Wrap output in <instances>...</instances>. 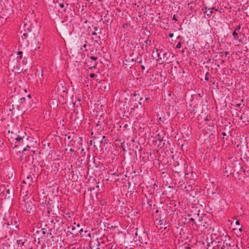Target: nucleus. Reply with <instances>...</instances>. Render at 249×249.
<instances>
[{"mask_svg":"<svg viewBox=\"0 0 249 249\" xmlns=\"http://www.w3.org/2000/svg\"><path fill=\"white\" fill-rule=\"evenodd\" d=\"M17 54H18V55H22V52H21V51H18V52Z\"/></svg>","mask_w":249,"mask_h":249,"instance_id":"nucleus-20","label":"nucleus"},{"mask_svg":"<svg viewBox=\"0 0 249 249\" xmlns=\"http://www.w3.org/2000/svg\"><path fill=\"white\" fill-rule=\"evenodd\" d=\"M99 142L100 144H101L102 143L103 141H102V140H100V141H99Z\"/></svg>","mask_w":249,"mask_h":249,"instance_id":"nucleus-33","label":"nucleus"},{"mask_svg":"<svg viewBox=\"0 0 249 249\" xmlns=\"http://www.w3.org/2000/svg\"><path fill=\"white\" fill-rule=\"evenodd\" d=\"M173 19L176 21H177V18L176 17L175 15H174L173 17Z\"/></svg>","mask_w":249,"mask_h":249,"instance_id":"nucleus-21","label":"nucleus"},{"mask_svg":"<svg viewBox=\"0 0 249 249\" xmlns=\"http://www.w3.org/2000/svg\"><path fill=\"white\" fill-rule=\"evenodd\" d=\"M86 46H87V45H86V44H85V45H84V47H85V48Z\"/></svg>","mask_w":249,"mask_h":249,"instance_id":"nucleus-39","label":"nucleus"},{"mask_svg":"<svg viewBox=\"0 0 249 249\" xmlns=\"http://www.w3.org/2000/svg\"><path fill=\"white\" fill-rule=\"evenodd\" d=\"M96 76V75L94 73H91L89 74V77L92 78H94Z\"/></svg>","mask_w":249,"mask_h":249,"instance_id":"nucleus-15","label":"nucleus"},{"mask_svg":"<svg viewBox=\"0 0 249 249\" xmlns=\"http://www.w3.org/2000/svg\"><path fill=\"white\" fill-rule=\"evenodd\" d=\"M181 43L180 42H179L178 43V44L176 46V48H178V49H179V48H181Z\"/></svg>","mask_w":249,"mask_h":249,"instance_id":"nucleus-14","label":"nucleus"},{"mask_svg":"<svg viewBox=\"0 0 249 249\" xmlns=\"http://www.w3.org/2000/svg\"><path fill=\"white\" fill-rule=\"evenodd\" d=\"M26 180H27V182L26 183H27L28 184H30V183L32 181V178L31 177V176L30 175H28L27 177H26Z\"/></svg>","mask_w":249,"mask_h":249,"instance_id":"nucleus-9","label":"nucleus"},{"mask_svg":"<svg viewBox=\"0 0 249 249\" xmlns=\"http://www.w3.org/2000/svg\"><path fill=\"white\" fill-rule=\"evenodd\" d=\"M222 135H223V136H226V134L225 133V132H223V133H222Z\"/></svg>","mask_w":249,"mask_h":249,"instance_id":"nucleus-32","label":"nucleus"},{"mask_svg":"<svg viewBox=\"0 0 249 249\" xmlns=\"http://www.w3.org/2000/svg\"><path fill=\"white\" fill-rule=\"evenodd\" d=\"M141 68H142V70H145V66H143V65H142V66H141Z\"/></svg>","mask_w":249,"mask_h":249,"instance_id":"nucleus-23","label":"nucleus"},{"mask_svg":"<svg viewBox=\"0 0 249 249\" xmlns=\"http://www.w3.org/2000/svg\"><path fill=\"white\" fill-rule=\"evenodd\" d=\"M97 64V62H95L94 65H93V66L92 67H90V69H92V68H95L96 67Z\"/></svg>","mask_w":249,"mask_h":249,"instance_id":"nucleus-18","label":"nucleus"},{"mask_svg":"<svg viewBox=\"0 0 249 249\" xmlns=\"http://www.w3.org/2000/svg\"><path fill=\"white\" fill-rule=\"evenodd\" d=\"M144 42L146 43V44H147L148 43V40H146L144 41Z\"/></svg>","mask_w":249,"mask_h":249,"instance_id":"nucleus-34","label":"nucleus"},{"mask_svg":"<svg viewBox=\"0 0 249 249\" xmlns=\"http://www.w3.org/2000/svg\"><path fill=\"white\" fill-rule=\"evenodd\" d=\"M83 229H80V230H79V231H78V232H79V233H81L82 232H83Z\"/></svg>","mask_w":249,"mask_h":249,"instance_id":"nucleus-25","label":"nucleus"},{"mask_svg":"<svg viewBox=\"0 0 249 249\" xmlns=\"http://www.w3.org/2000/svg\"><path fill=\"white\" fill-rule=\"evenodd\" d=\"M236 225H239L240 224L239 221L238 220L236 221L235 222Z\"/></svg>","mask_w":249,"mask_h":249,"instance_id":"nucleus-26","label":"nucleus"},{"mask_svg":"<svg viewBox=\"0 0 249 249\" xmlns=\"http://www.w3.org/2000/svg\"><path fill=\"white\" fill-rule=\"evenodd\" d=\"M235 107H241L242 108L243 107H244V105L241 104V103H239V104H237L236 105H235Z\"/></svg>","mask_w":249,"mask_h":249,"instance_id":"nucleus-12","label":"nucleus"},{"mask_svg":"<svg viewBox=\"0 0 249 249\" xmlns=\"http://www.w3.org/2000/svg\"><path fill=\"white\" fill-rule=\"evenodd\" d=\"M28 147H29V146H26L25 148H24L23 151H22V153H23L25 151H26V150H27V148Z\"/></svg>","mask_w":249,"mask_h":249,"instance_id":"nucleus-19","label":"nucleus"},{"mask_svg":"<svg viewBox=\"0 0 249 249\" xmlns=\"http://www.w3.org/2000/svg\"><path fill=\"white\" fill-rule=\"evenodd\" d=\"M78 234V233H75V235H76Z\"/></svg>","mask_w":249,"mask_h":249,"instance_id":"nucleus-43","label":"nucleus"},{"mask_svg":"<svg viewBox=\"0 0 249 249\" xmlns=\"http://www.w3.org/2000/svg\"><path fill=\"white\" fill-rule=\"evenodd\" d=\"M84 151V149H83V148H82V151Z\"/></svg>","mask_w":249,"mask_h":249,"instance_id":"nucleus-42","label":"nucleus"},{"mask_svg":"<svg viewBox=\"0 0 249 249\" xmlns=\"http://www.w3.org/2000/svg\"><path fill=\"white\" fill-rule=\"evenodd\" d=\"M27 240L25 238H21L17 240V242L18 246H20V247H22L24 245V244Z\"/></svg>","mask_w":249,"mask_h":249,"instance_id":"nucleus-4","label":"nucleus"},{"mask_svg":"<svg viewBox=\"0 0 249 249\" xmlns=\"http://www.w3.org/2000/svg\"><path fill=\"white\" fill-rule=\"evenodd\" d=\"M162 52V51L157 49L156 52L153 53V56L154 55H157V56L158 57V59H157V61L160 62V60L161 59V57H160V53Z\"/></svg>","mask_w":249,"mask_h":249,"instance_id":"nucleus-3","label":"nucleus"},{"mask_svg":"<svg viewBox=\"0 0 249 249\" xmlns=\"http://www.w3.org/2000/svg\"><path fill=\"white\" fill-rule=\"evenodd\" d=\"M232 36H233V38H234V39L235 40H237L239 38V36H238V35L237 34V33H236V31H234L233 33H232Z\"/></svg>","mask_w":249,"mask_h":249,"instance_id":"nucleus-10","label":"nucleus"},{"mask_svg":"<svg viewBox=\"0 0 249 249\" xmlns=\"http://www.w3.org/2000/svg\"><path fill=\"white\" fill-rule=\"evenodd\" d=\"M213 13V11H210V13H211V14H212Z\"/></svg>","mask_w":249,"mask_h":249,"instance_id":"nucleus-40","label":"nucleus"},{"mask_svg":"<svg viewBox=\"0 0 249 249\" xmlns=\"http://www.w3.org/2000/svg\"><path fill=\"white\" fill-rule=\"evenodd\" d=\"M210 76V73L208 72H207L205 74V80H208L209 77Z\"/></svg>","mask_w":249,"mask_h":249,"instance_id":"nucleus-11","label":"nucleus"},{"mask_svg":"<svg viewBox=\"0 0 249 249\" xmlns=\"http://www.w3.org/2000/svg\"><path fill=\"white\" fill-rule=\"evenodd\" d=\"M42 233H43V234H45V231H43Z\"/></svg>","mask_w":249,"mask_h":249,"instance_id":"nucleus-36","label":"nucleus"},{"mask_svg":"<svg viewBox=\"0 0 249 249\" xmlns=\"http://www.w3.org/2000/svg\"><path fill=\"white\" fill-rule=\"evenodd\" d=\"M31 152L33 154H34L35 153V151H31Z\"/></svg>","mask_w":249,"mask_h":249,"instance_id":"nucleus-35","label":"nucleus"},{"mask_svg":"<svg viewBox=\"0 0 249 249\" xmlns=\"http://www.w3.org/2000/svg\"><path fill=\"white\" fill-rule=\"evenodd\" d=\"M64 83L63 82H59L57 84V90L59 92H64L65 89L63 87Z\"/></svg>","mask_w":249,"mask_h":249,"instance_id":"nucleus-2","label":"nucleus"},{"mask_svg":"<svg viewBox=\"0 0 249 249\" xmlns=\"http://www.w3.org/2000/svg\"><path fill=\"white\" fill-rule=\"evenodd\" d=\"M105 137H105V136H103L102 137L103 139L105 138Z\"/></svg>","mask_w":249,"mask_h":249,"instance_id":"nucleus-38","label":"nucleus"},{"mask_svg":"<svg viewBox=\"0 0 249 249\" xmlns=\"http://www.w3.org/2000/svg\"><path fill=\"white\" fill-rule=\"evenodd\" d=\"M70 151L71 152H74V150L73 149L71 148V149H70Z\"/></svg>","mask_w":249,"mask_h":249,"instance_id":"nucleus-28","label":"nucleus"},{"mask_svg":"<svg viewBox=\"0 0 249 249\" xmlns=\"http://www.w3.org/2000/svg\"><path fill=\"white\" fill-rule=\"evenodd\" d=\"M149 99V98L148 97H145V100L146 101H147Z\"/></svg>","mask_w":249,"mask_h":249,"instance_id":"nucleus-27","label":"nucleus"},{"mask_svg":"<svg viewBox=\"0 0 249 249\" xmlns=\"http://www.w3.org/2000/svg\"><path fill=\"white\" fill-rule=\"evenodd\" d=\"M80 226L79 224H76V223H74L73 225L71 226V230L74 231L76 230L77 228H79Z\"/></svg>","mask_w":249,"mask_h":249,"instance_id":"nucleus-7","label":"nucleus"},{"mask_svg":"<svg viewBox=\"0 0 249 249\" xmlns=\"http://www.w3.org/2000/svg\"><path fill=\"white\" fill-rule=\"evenodd\" d=\"M27 182V180H23V183H24V184H28L27 183H26Z\"/></svg>","mask_w":249,"mask_h":249,"instance_id":"nucleus-29","label":"nucleus"},{"mask_svg":"<svg viewBox=\"0 0 249 249\" xmlns=\"http://www.w3.org/2000/svg\"><path fill=\"white\" fill-rule=\"evenodd\" d=\"M226 240L224 242V244L222 247V249H229L228 246L231 247V244L226 242Z\"/></svg>","mask_w":249,"mask_h":249,"instance_id":"nucleus-6","label":"nucleus"},{"mask_svg":"<svg viewBox=\"0 0 249 249\" xmlns=\"http://www.w3.org/2000/svg\"><path fill=\"white\" fill-rule=\"evenodd\" d=\"M140 100H142V98H140Z\"/></svg>","mask_w":249,"mask_h":249,"instance_id":"nucleus-41","label":"nucleus"},{"mask_svg":"<svg viewBox=\"0 0 249 249\" xmlns=\"http://www.w3.org/2000/svg\"><path fill=\"white\" fill-rule=\"evenodd\" d=\"M212 9H214V10H215V11H217L218 10L217 9H215L214 7L212 8Z\"/></svg>","mask_w":249,"mask_h":249,"instance_id":"nucleus-30","label":"nucleus"},{"mask_svg":"<svg viewBox=\"0 0 249 249\" xmlns=\"http://www.w3.org/2000/svg\"><path fill=\"white\" fill-rule=\"evenodd\" d=\"M190 221H194V219L193 218H191Z\"/></svg>","mask_w":249,"mask_h":249,"instance_id":"nucleus-31","label":"nucleus"},{"mask_svg":"<svg viewBox=\"0 0 249 249\" xmlns=\"http://www.w3.org/2000/svg\"><path fill=\"white\" fill-rule=\"evenodd\" d=\"M169 36L170 37V38H172L174 36V34L172 33H170L169 34Z\"/></svg>","mask_w":249,"mask_h":249,"instance_id":"nucleus-17","label":"nucleus"},{"mask_svg":"<svg viewBox=\"0 0 249 249\" xmlns=\"http://www.w3.org/2000/svg\"><path fill=\"white\" fill-rule=\"evenodd\" d=\"M166 55H167V53H163V58H164V57H165L166 56Z\"/></svg>","mask_w":249,"mask_h":249,"instance_id":"nucleus-24","label":"nucleus"},{"mask_svg":"<svg viewBox=\"0 0 249 249\" xmlns=\"http://www.w3.org/2000/svg\"><path fill=\"white\" fill-rule=\"evenodd\" d=\"M138 59V60L137 62H138V63L140 64V63H142V59Z\"/></svg>","mask_w":249,"mask_h":249,"instance_id":"nucleus-22","label":"nucleus"},{"mask_svg":"<svg viewBox=\"0 0 249 249\" xmlns=\"http://www.w3.org/2000/svg\"><path fill=\"white\" fill-rule=\"evenodd\" d=\"M59 6L61 9L64 8L63 11L66 12L67 11L66 8L68 7V4L64 3H59Z\"/></svg>","mask_w":249,"mask_h":249,"instance_id":"nucleus-5","label":"nucleus"},{"mask_svg":"<svg viewBox=\"0 0 249 249\" xmlns=\"http://www.w3.org/2000/svg\"><path fill=\"white\" fill-rule=\"evenodd\" d=\"M23 138L24 137H17V138H16V140L19 143H22L23 141Z\"/></svg>","mask_w":249,"mask_h":249,"instance_id":"nucleus-8","label":"nucleus"},{"mask_svg":"<svg viewBox=\"0 0 249 249\" xmlns=\"http://www.w3.org/2000/svg\"><path fill=\"white\" fill-rule=\"evenodd\" d=\"M90 59L94 61H96L97 59V58L94 56H91Z\"/></svg>","mask_w":249,"mask_h":249,"instance_id":"nucleus-16","label":"nucleus"},{"mask_svg":"<svg viewBox=\"0 0 249 249\" xmlns=\"http://www.w3.org/2000/svg\"><path fill=\"white\" fill-rule=\"evenodd\" d=\"M21 204L23 209L28 213H33L35 209V205L33 204L31 199L29 198L27 195H24L20 198Z\"/></svg>","mask_w":249,"mask_h":249,"instance_id":"nucleus-1","label":"nucleus"},{"mask_svg":"<svg viewBox=\"0 0 249 249\" xmlns=\"http://www.w3.org/2000/svg\"><path fill=\"white\" fill-rule=\"evenodd\" d=\"M240 119V120H242L243 119L242 116H241Z\"/></svg>","mask_w":249,"mask_h":249,"instance_id":"nucleus-37","label":"nucleus"},{"mask_svg":"<svg viewBox=\"0 0 249 249\" xmlns=\"http://www.w3.org/2000/svg\"><path fill=\"white\" fill-rule=\"evenodd\" d=\"M241 28V26L240 25L236 26L235 30L234 31H237L240 30Z\"/></svg>","mask_w":249,"mask_h":249,"instance_id":"nucleus-13","label":"nucleus"}]
</instances>
